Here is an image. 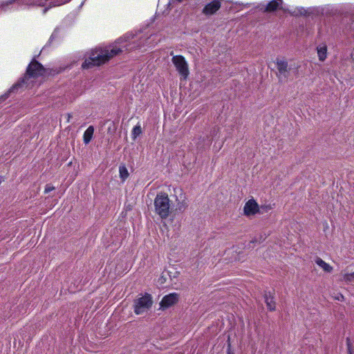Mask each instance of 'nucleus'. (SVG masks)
Listing matches in <instances>:
<instances>
[{
	"instance_id": "f257e3e1",
	"label": "nucleus",
	"mask_w": 354,
	"mask_h": 354,
	"mask_svg": "<svg viewBox=\"0 0 354 354\" xmlns=\"http://www.w3.org/2000/svg\"><path fill=\"white\" fill-rule=\"evenodd\" d=\"M122 51V49L115 44L105 48H96L91 52L89 58L82 64V68H89L93 66H100L114 56L119 55Z\"/></svg>"
},
{
	"instance_id": "f03ea898",
	"label": "nucleus",
	"mask_w": 354,
	"mask_h": 354,
	"mask_svg": "<svg viewBox=\"0 0 354 354\" xmlns=\"http://www.w3.org/2000/svg\"><path fill=\"white\" fill-rule=\"evenodd\" d=\"M44 67L38 62L35 58L31 61L27 67L24 76L20 78L17 83L13 84L5 95V97H8L9 94L18 91L23 87H28L32 85L33 81L32 78H37L41 76L45 73Z\"/></svg>"
},
{
	"instance_id": "7ed1b4c3",
	"label": "nucleus",
	"mask_w": 354,
	"mask_h": 354,
	"mask_svg": "<svg viewBox=\"0 0 354 354\" xmlns=\"http://www.w3.org/2000/svg\"><path fill=\"white\" fill-rule=\"evenodd\" d=\"M154 207L155 212L161 218H167L170 212V204L168 195L162 192L158 194L154 199Z\"/></svg>"
},
{
	"instance_id": "20e7f679",
	"label": "nucleus",
	"mask_w": 354,
	"mask_h": 354,
	"mask_svg": "<svg viewBox=\"0 0 354 354\" xmlns=\"http://www.w3.org/2000/svg\"><path fill=\"white\" fill-rule=\"evenodd\" d=\"M153 301L149 294H145L134 301V312L137 315H140L147 311L152 306Z\"/></svg>"
},
{
	"instance_id": "39448f33",
	"label": "nucleus",
	"mask_w": 354,
	"mask_h": 354,
	"mask_svg": "<svg viewBox=\"0 0 354 354\" xmlns=\"http://www.w3.org/2000/svg\"><path fill=\"white\" fill-rule=\"evenodd\" d=\"M172 62L178 73L186 78L189 75L188 65L185 58L181 55H176L172 57Z\"/></svg>"
},
{
	"instance_id": "423d86ee",
	"label": "nucleus",
	"mask_w": 354,
	"mask_h": 354,
	"mask_svg": "<svg viewBox=\"0 0 354 354\" xmlns=\"http://www.w3.org/2000/svg\"><path fill=\"white\" fill-rule=\"evenodd\" d=\"M178 299V294L175 292L165 295L160 302V308L162 309L168 308L176 304Z\"/></svg>"
},
{
	"instance_id": "0eeeda50",
	"label": "nucleus",
	"mask_w": 354,
	"mask_h": 354,
	"mask_svg": "<svg viewBox=\"0 0 354 354\" xmlns=\"http://www.w3.org/2000/svg\"><path fill=\"white\" fill-rule=\"evenodd\" d=\"M277 69L278 71L277 76L279 80L286 79L289 75V68L288 62L282 59H277Z\"/></svg>"
},
{
	"instance_id": "6e6552de",
	"label": "nucleus",
	"mask_w": 354,
	"mask_h": 354,
	"mask_svg": "<svg viewBox=\"0 0 354 354\" xmlns=\"http://www.w3.org/2000/svg\"><path fill=\"white\" fill-rule=\"evenodd\" d=\"M243 211L244 214L249 216L259 213L260 209L258 203L254 199H250L245 204Z\"/></svg>"
},
{
	"instance_id": "1a4fd4ad",
	"label": "nucleus",
	"mask_w": 354,
	"mask_h": 354,
	"mask_svg": "<svg viewBox=\"0 0 354 354\" xmlns=\"http://www.w3.org/2000/svg\"><path fill=\"white\" fill-rule=\"evenodd\" d=\"M221 3L219 0H214L203 8L202 13L207 16L212 15L221 8Z\"/></svg>"
},
{
	"instance_id": "9d476101",
	"label": "nucleus",
	"mask_w": 354,
	"mask_h": 354,
	"mask_svg": "<svg viewBox=\"0 0 354 354\" xmlns=\"http://www.w3.org/2000/svg\"><path fill=\"white\" fill-rule=\"evenodd\" d=\"M265 302L268 308L273 311L276 308V303L274 301V297L270 292H266L264 295Z\"/></svg>"
},
{
	"instance_id": "9b49d317",
	"label": "nucleus",
	"mask_w": 354,
	"mask_h": 354,
	"mask_svg": "<svg viewBox=\"0 0 354 354\" xmlns=\"http://www.w3.org/2000/svg\"><path fill=\"white\" fill-rule=\"evenodd\" d=\"M280 3L276 0H272L270 1L265 8L263 10V12H271L280 8Z\"/></svg>"
},
{
	"instance_id": "f8f14e48",
	"label": "nucleus",
	"mask_w": 354,
	"mask_h": 354,
	"mask_svg": "<svg viewBox=\"0 0 354 354\" xmlns=\"http://www.w3.org/2000/svg\"><path fill=\"white\" fill-rule=\"evenodd\" d=\"M94 133V128L93 126H90L85 131L84 133V142L85 144H88L92 139Z\"/></svg>"
},
{
	"instance_id": "ddd939ff",
	"label": "nucleus",
	"mask_w": 354,
	"mask_h": 354,
	"mask_svg": "<svg viewBox=\"0 0 354 354\" xmlns=\"http://www.w3.org/2000/svg\"><path fill=\"white\" fill-rule=\"evenodd\" d=\"M315 263L327 272H330L333 270V268L329 264L326 263L319 257L316 258Z\"/></svg>"
},
{
	"instance_id": "4468645a",
	"label": "nucleus",
	"mask_w": 354,
	"mask_h": 354,
	"mask_svg": "<svg viewBox=\"0 0 354 354\" xmlns=\"http://www.w3.org/2000/svg\"><path fill=\"white\" fill-rule=\"evenodd\" d=\"M327 48L326 46L317 48V54L320 61L323 62L326 58Z\"/></svg>"
},
{
	"instance_id": "2eb2a0df",
	"label": "nucleus",
	"mask_w": 354,
	"mask_h": 354,
	"mask_svg": "<svg viewBox=\"0 0 354 354\" xmlns=\"http://www.w3.org/2000/svg\"><path fill=\"white\" fill-rule=\"evenodd\" d=\"M142 133V129L140 125H136L134 127L132 131V138L133 140H136V138Z\"/></svg>"
},
{
	"instance_id": "dca6fc26",
	"label": "nucleus",
	"mask_w": 354,
	"mask_h": 354,
	"mask_svg": "<svg viewBox=\"0 0 354 354\" xmlns=\"http://www.w3.org/2000/svg\"><path fill=\"white\" fill-rule=\"evenodd\" d=\"M120 176L122 180H125L129 176V172L126 167L120 166L119 168Z\"/></svg>"
},
{
	"instance_id": "f3484780",
	"label": "nucleus",
	"mask_w": 354,
	"mask_h": 354,
	"mask_svg": "<svg viewBox=\"0 0 354 354\" xmlns=\"http://www.w3.org/2000/svg\"><path fill=\"white\" fill-rule=\"evenodd\" d=\"M342 281H344L346 282H351L353 280H354V272L352 273H346L344 274L342 276Z\"/></svg>"
},
{
	"instance_id": "a211bd4d",
	"label": "nucleus",
	"mask_w": 354,
	"mask_h": 354,
	"mask_svg": "<svg viewBox=\"0 0 354 354\" xmlns=\"http://www.w3.org/2000/svg\"><path fill=\"white\" fill-rule=\"evenodd\" d=\"M271 206L270 205H265V206H261L259 207V213L261 214H263L264 212H268L269 210L271 209Z\"/></svg>"
},
{
	"instance_id": "6ab92c4d",
	"label": "nucleus",
	"mask_w": 354,
	"mask_h": 354,
	"mask_svg": "<svg viewBox=\"0 0 354 354\" xmlns=\"http://www.w3.org/2000/svg\"><path fill=\"white\" fill-rule=\"evenodd\" d=\"M69 1L70 0H55L53 2V3H54L53 6H60V5L66 3V2Z\"/></svg>"
},
{
	"instance_id": "aec40b11",
	"label": "nucleus",
	"mask_w": 354,
	"mask_h": 354,
	"mask_svg": "<svg viewBox=\"0 0 354 354\" xmlns=\"http://www.w3.org/2000/svg\"><path fill=\"white\" fill-rule=\"evenodd\" d=\"M187 203L185 202H183L180 204H178L177 209H178L180 211H183L187 207Z\"/></svg>"
},
{
	"instance_id": "412c9836",
	"label": "nucleus",
	"mask_w": 354,
	"mask_h": 354,
	"mask_svg": "<svg viewBox=\"0 0 354 354\" xmlns=\"http://www.w3.org/2000/svg\"><path fill=\"white\" fill-rule=\"evenodd\" d=\"M54 189H55V187H53V186H52V185H50L48 184V185H46V187H45L44 192H45V193H48V192H51V191H53V190H54Z\"/></svg>"
},
{
	"instance_id": "4be33fe9",
	"label": "nucleus",
	"mask_w": 354,
	"mask_h": 354,
	"mask_svg": "<svg viewBox=\"0 0 354 354\" xmlns=\"http://www.w3.org/2000/svg\"><path fill=\"white\" fill-rule=\"evenodd\" d=\"M12 3V1L7 2H2L0 3V8L4 9L6 6Z\"/></svg>"
},
{
	"instance_id": "5701e85b",
	"label": "nucleus",
	"mask_w": 354,
	"mask_h": 354,
	"mask_svg": "<svg viewBox=\"0 0 354 354\" xmlns=\"http://www.w3.org/2000/svg\"><path fill=\"white\" fill-rule=\"evenodd\" d=\"M336 299L339 301H343L344 299V297L342 295V294H339L337 297Z\"/></svg>"
},
{
	"instance_id": "b1692460",
	"label": "nucleus",
	"mask_w": 354,
	"mask_h": 354,
	"mask_svg": "<svg viewBox=\"0 0 354 354\" xmlns=\"http://www.w3.org/2000/svg\"><path fill=\"white\" fill-rule=\"evenodd\" d=\"M71 117H72L71 114H70V113L67 114V122L70 121V119Z\"/></svg>"
},
{
	"instance_id": "393cba45",
	"label": "nucleus",
	"mask_w": 354,
	"mask_h": 354,
	"mask_svg": "<svg viewBox=\"0 0 354 354\" xmlns=\"http://www.w3.org/2000/svg\"><path fill=\"white\" fill-rule=\"evenodd\" d=\"M348 351L349 354H352L351 351V347L348 344Z\"/></svg>"
},
{
	"instance_id": "a878e982",
	"label": "nucleus",
	"mask_w": 354,
	"mask_h": 354,
	"mask_svg": "<svg viewBox=\"0 0 354 354\" xmlns=\"http://www.w3.org/2000/svg\"><path fill=\"white\" fill-rule=\"evenodd\" d=\"M3 181V179L1 177H0V183Z\"/></svg>"
}]
</instances>
